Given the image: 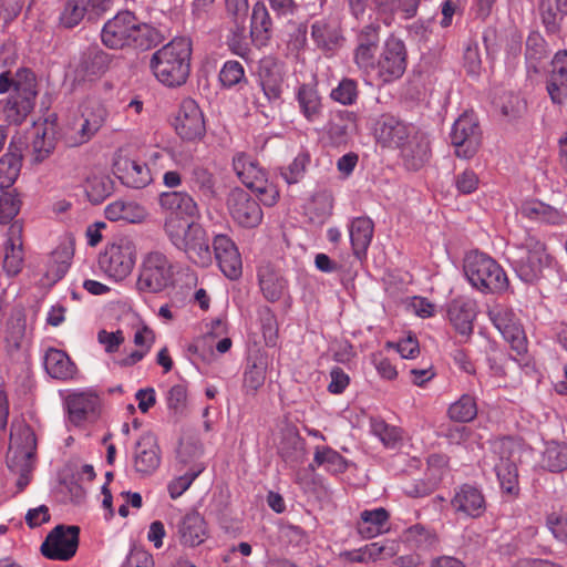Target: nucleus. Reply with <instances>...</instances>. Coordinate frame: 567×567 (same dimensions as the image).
<instances>
[{"mask_svg": "<svg viewBox=\"0 0 567 567\" xmlns=\"http://www.w3.org/2000/svg\"><path fill=\"white\" fill-rule=\"evenodd\" d=\"M79 534L78 526H55L41 545L42 555L53 560H69L76 553Z\"/></svg>", "mask_w": 567, "mask_h": 567, "instance_id": "14", "label": "nucleus"}, {"mask_svg": "<svg viewBox=\"0 0 567 567\" xmlns=\"http://www.w3.org/2000/svg\"><path fill=\"white\" fill-rule=\"evenodd\" d=\"M415 127L400 118L383 114L375 123L374 135L382 146L402 148L414 133Z\"/></svg>", "mask_w": 567, "mask_h": 567, "instance_id": "20", "label": "nucleus"}, {"mask_svg": "<svg viewBox=\"0 0 567 567\" xmlns=\"http://www.w3.org/2000/svg\"><path fill=\"white\" fill-rule=\"evenodd\" d=\"M507 259L517 277L526 284L539 280L544 269L550 262L545 244L526 229L511 233L507 243Z\"/></svg>", "mask_w": 567, "mask_h": 567, "instance_id": "3", "label": "nucleus"}, {"mask_svg": "<svg viewBox=\"0 0 567 567\" xmlns=\"http://www.w3.org/2000/svg\"><path fill=\"white\" fill-rule=\"evenodd\" d=\"M134 471L140 476L152 475L161 464V450L156 436L146 432L140 436L133 447Z\"/></svg>", "mask_w": 567, "mask_h": 567, "instance_id": "21", "label": "nucleus"}, {"mask_svg": "<svg viewBox=\"0 0 567 567\" xmlns=\"http://www.w3.org/2000/svg\"><path fill=\"white\" fill-rule=\"evenodd\" d=\"M452 508L466 517H481L486 509V502L483 493L475 486L464 484L451 499Z\"/></svg>", "mask_w": 567, "mask_h": 567, "instance_id": "26", "label": "nucleus"}, {"mask_svg": "<svg viewBox=\"0 0 567 567\" xmlns=\"http://www.w3.org/2000/svg\"><path fill=\"white\" fill-rule=\"evenodd\" d=\"M389 512L383 508L365 509L360 513L357 532L364 539L374 538L389 530Z\"/></svg>", "mask_w": 567, "mask_h": 567, "instance_id": "32", "label": "nucleus"}, {"mask_svg": "<svg viewBox=\"0 0 567 567\" xmlns=\"http://www.w3.org/2000/svg\"><path fill=\"white\" fill-rule=\"evenodd\" d=\"M272 33L270 14L262 2L255 3L251 14L250 34L252 41L259 45H266Z\"/></svg>", "mask_w": 567, "mask_h": 567, "instance_id": "42", "label": "nucleus"}, {"mask_svg": "<svg viewBox=\"0 0 567 567\" xmlns=\"http://www.w3.org/2000/svg\"><path fill=\"white\" fill-rule=\"evenodd\" d=\"M22 166L21 151L9 145L8 151L0 157V190L10 188L19 177Z\"/></svg>", "mask_w": 567, "mask_h": 567, "instance_id": "41", "label": "nucleus"}, {"mask_svg": "<svg viewBox=\"0 0 567 567\" xmlns=\"http://www.w3.org/2000/svg\"><path fill=\"white\" fill-rule=\"evenodd\" d=\"M449 318L454 328L463 336L473 331V321L476 317V305L472 300L456 299L449 307Z\"/></svg>", "mask_w": 567, "mask_h": 567, "instance_id": "36", "label": "nucleus"}, {"mask_svg": "<svg viewBox=\"0 0 567 567\" xmlns=\"http://www.w3.org/2000/svg\"><path fill=\"white\" fill-rule=\"evenodd\" d=\"M233 166L243 184L255 192L265 205L271 206L277 202L279 193L276 186L268 183L264 171L248 155L237 154L233 159Z\"/></svg>", "mask_w": 567, "mask_h": 567, "instance_id": "11", "label": "nucleus"}, {"mask_svg": "<svg viewBox=\"0 0 567 567\" xmlns=\"http://www.w3.org/2000/svg\"><path fill=\"white\" fill-rule=\"evenodd\" d=\"M10 439L16 447H10L8 456L17 455V460H32L37 450V437L30 425L23 421H13Z\"/></svg>", "mask_w": 567, "mask_h": 567, "instance_id": "30", "label": "nucleus"}, {"mask_svg": "<svg viewBox=\"0 0 567 567\" xmlns=\"http://www.w3.org/2000/svg\"><path fill=\"white\" fill-rule=\"evenodd\" d=\"M202 455L203 447L198 442L190 440L181 442L177 451V461L178 464L182 465L179 471H184V467H188L187 470H190L196 464H204L200 462Z\"/></svg>", "mask_w": 567, "mask_h": 567, "instance_id": "54", "label": "nucleus"}, {"mask_svg": "<svg viewBox=\"0 0 567 567\" xmlns=\"http://www.w3.org/2000/svg\"><path fill=\"white\" fill-rule=\"evenodd\" d=\"M538 11L546 31L555 34L567 16V0H539Z\"/></svg>", "mask_w": 567, "mask_h": 567, "instance_id": "43", "label": "nucleus"}, {"mask_svg": "<svg viewBox=\"0 0 567 567\" xmlns=\"http://www.w3.org/2000/svg\"><path fill=\"white\" fill-rule=\"evenodd\" d=\"M406 58L404 42L394 35L389 37L377 60L373 76L381 83H391L400 79L406 70Z\"/></svg>", "mask_w": 567, "mask_h": 567, "instance_id": "12", "label": "nucleus"}, {"mask_svg": "<svg viewBox=\"0 0 567 567\" xmlns=\"http://www.w3.org/2000/svg\"><path fill=\"white\" fill-rule=\"evenodd\" d=\"M111 7L112 0H64L59 13V24L64 29H73L86 16H101Z\"/></svg>", "mask_w": 567, "mask_h": 567, "instance_id": "18", "label": "nucleus"}, {"mask_svg": "<svg viewBox=\"0 0 567 567\" xmlns=\"http://www.w3.org/2000/svg\"><path fill=\"white\" fill-rule=\"evenodd\" d=\"M174 285V266L161 251L144 256L138 268L136 289L141 293H161Z\"/></svg>", "mask_w": 567, "mask_h": 567, "instance_id": "8", "label": "nucleus"}, {"mask_svg": "<svg viewBox=\"0 0 567 567\" xmlns=\"http://www.w3.org/2000/svg\"><path fill=\"white\" fill-rule=\"evenodd\" d=\"M69 422L82 426L93 422L100 414L101 398L95 390L74 391L65 399Z\"/></svg>", "mask_w": 567, "mask_h": 567, "instance_id": "17", "label": "nucleus"}, {"mask_svg": "<svg viewBox=\"0 0 567 567\" xmlns=\"http://www.w3.org/2000/svg\"><path fill=\"white\" fill-rule=\"evenodd\" d=\"M136 259V248L128 238H121L107 246L100 255L101 270L115 281L125 279L132 271Z\"/></svg>", "mask_w": 567, "mask_h": 567, "instance_id": "10", "label": "nucleus"}, {"mask_svg": "<svg viewBox=\"0 0 567 567\" xmlns=\"http://www.w3.org/2000/svg\"><path fill=\"white\" fill-rule=\"evenodd\" d=\"M22 224L14 221L10 225L4 243L3 269L10 276L18 275L23 266Z\"/></svg>", "mask_w": 567, "mask_h": 567, "instance_id": "27", "label": "nucleus"}, {"mask_svg": "<svg viewBox=\"0 0 567 567\" xmlns=\"http://www.w3.org/2000/svg\"><path fill=\"white\" fill-rule=\"evenodd\" d=\"M518 457L519 445L511 437L495 441L491 453L484 457V464L495 472L502 492L511 498H516L520 491L516 466Z\"/></svg>", "mask_w": 567, "mask_h": 567, "instance_id": "6", "label": "nucleus"}, {"mask_svg": "<svg viewBox=\"0 0 567 567\" xmlns=\"http://www.w3.org/2000/svg\"><path fill=\"white\" fill-rule=\"evenodd\" d=\"M308 163L309 156L307 154H298L288 166L280 168V175L287 184H296L305 176Z\"/></svg>", "mask_w": 567, "mask_h": 567, "instance_id": "58", "label": "nucleus"}, {"mask_svg": "<svg viewBox=\"0 0 567 567\" xmlns=\"http://www.w3.org/2000/svg\"><path fill=\"white\" fill-rule=\"evenodd\" d=\"M164 231L172 245L184 251L194 264L202 267L212 264L209 239L198 223H183L176 217L166 218Z\"/></svg>", "mask_w": 567, "mask_h": 567, "instance_id": "5", "label": "nucleus"}, {"mask_svg": "<svg viewBox=\"0 0 567 567\" xmlns=\"http://www.w3.org/2000/svg\"><path fill=\"white\" fill-rule=\"evenodd\" d=\"M44 368L50 377L59 380L71 379L75 373V365L69 355L58 349H50L45 353Z\"/></svg>", "mask_w": 567, "mask_h": 567, "instance_id": "44", "label": "nucleus"}, {"mask_svg": "<svg viewBox=\"0 0 567 567\" xmlns=\"http://www.w3.org/2000/svg\"><path fill=\"white\" fill-rule=\"evenodd\" d=\"M450 138L458 158H472L482 144V130L477 117L468 112L460 115L452 126Z\"/></svg>", "mask_w": 567, "mask_h": 567, "instance_id": "13", "label": "nucleus"}, {"mask_svg": "<svg viewBox=\"0 0 567 567\" xmlns=\"http://www.w3.org/2000/svg\"><path fill=\"white\" fill-rule=\"evenodd\" d=\"M542 465L549 472L559 473L567 468V444L549 442L543 452Z\"/></svg>", "mask_w": 567, "mask_h": 567, "instance_id": "49", "label": "nucleus"}, {"mask_svg": "<svg viewBox=\"0 0 567 567\" xmlns=\"http://www.w3.org/2000/svg\"><path fill=\"white\" fill-rule=\"evenodd\" d=\"M219 80L225 87H231L245 81V70L238 61H227L219 72Z\"/></svg>", "mask_w": 567, "mask_h": 567, "instance_id": "59", "label": "nucleus"}, {"mask_svg": "<svg viewBox=\"0 0 567 567\" xmlns=\"http://www.w3.org/2000/svg\"><path fill=\"white\" fill-rule=\"evenodd\" d=\"M265 367L262 363L252 362L244 373V388L246 391L256 392L265 383Z\"/></svg>", "mask_w": 567, "mask_h": 567, "instance_id": "62", "label": "nucleus"}, {"mask_svg": "<svg viewBox=\"0 0 567 567\" xmlns=\"http://www.w3.org/2000/svg\"><path fill=\"white\" fill-rule=\"evenodd\" d=\"M488 318L517 354L527 351L524 330L512 309L504 305H494L488 309Z\"/></svg>", "mask_w": 567, "mask_h": 567, "instance_id": "16", "label": "nucleus"}, {"mask_svg": "<svg viewBox=\"0 0 567 567\" xmlns=\"http://www.w3.org/2000/svg\"><path fill=\"white\" fill-rule=\"evenodd\" d=\"M377 49H370L368 47L357 45L353 52V62L357 68L367 76H372L375 71Z\"/></svg>", "mask_w": 567, "mask_h": 567, "instance_id": "57", "label": "nucleus"}, {"mask_svg": "<svg viewBox=\"0 0 567 567\" xmlns=\"http://www.w3.org/2000/svg\"><path fill=\"white\" fill-rule=\"evenodd\" d=\"M107 64V54L97 48H93L83 53L78 71L83 76H96L106 70Z\"/></svg>", "mask_w": 567, "mask_h": 567, "instance_id": "48", "label": "nucleus"}, {"mask_svg": "<svg viewBox=\"0 0 567 567\" xmlns=\"http://www.w3.org/2000/svg\"><path fill=\"white\" fill-rule=\"evenodd\" d=\"M165 32L151 24L142 22L131 11H121L107 20L101 32L105 47L113 50L135 48L148 50L165 40Z\"/></svg>", "mask_w": 567, "mask_h": 567, "instance_id": "1", "label": "nucleus"}, {"mask_svg": "<svg viewBox=\"0 0 567 567\" xmlns=\"http://www.w3.org/2000/svg\"><path fill=\"white\" fill-rule=\"evenodd\" d=\"M205 470L204 464H196L193 468L186 470L181 476L168 484V493L173 499L179 497L189 488L195 478Z\"/></svg>", "mask_w": 567, "mask_h": 567, "instance_id": "56", "label": "nucleus"}, {"mask_svg": "<svg viewBox=\"0 0 567 567\" xmlns=\"http://www.w3.org/2000/svg\"><path fill=\"white\" fill-rule=\"evenodd\" d=\"M259 286L264 297L270 301H278L286 291L285 279L270 267H262L258 271Z\"/></svg>", "mask_w": 567, "mask_h": 567, "instance_id": "45", "label": "nucleus"}, {"mask_svg": "<svg viewBox=\"0 0 567 567\" xmlns=\"http://www.w3.org/2000/svg\"><path fill=\"white\" fill-rule=\"evenodd\" d=\"M358 97V82L350 78H343L330 92V99L344 106L353 105Z\"/></svg>", "mask_w": 567, "mask_h": 567, "instance_id": "53", "label": "nucleus"}, {"mask_svg": "<svg viewBox=\"0 0 567 567\" xmlns=\"http://www.w3.org/2000/svg\"><path fill=\"white\" fill-rule=\"evenodd\" d=\"M369 563L379 559L392 558L399 551V543L395 540H386L384 543H371L364 546Z\"/></svg>", "mask_w": 567, "mask_h": 567, "instance_id": "60", "label": "nucleus"}, {"mask_svg": "<svg viewBox=\"0 0 567 567\" xmlns=\"http://www.w3.org/2000/svg\"><path fill=\"white\" fill-rule=\"evenodd\" d=\"M311 39L324 54H333L344 42L341 29L327 19L316 20L311 24Z\"/></svg>", "mask_w": 567, "mask_h": 567, "instance_id": "28", "label": "nucleus"}, {"mask_svg": "<svg viewBox=\"0 0 567 567\" xmlns=\"http://www.w3.org/2000/svg\"><path fill=\"white\" fill-rule=\"evenodd\" d=\"M305 440L299 435L298 431L295 427L288 426L281 432L278 453L288 465L296 466L305 460Z\"/></svg>", "mask_w": 567, "mask_h": 567, "instance_id": "34", "label": "nucleus"}, {"mask_svg": "<svg viewBox=\"0 0 567 567\" xmlns=\"http://www.w3.org/2000/svg\"><path fill=\"white\" fill-rule=\"evenodd\" d=\"M114 173L122 184L132 188H144L152 182L148 166L141 161L120 156L114 163Z\"/></svg>", "mask_w": 567, "mask_h": 567, "instance_id": "25", "label": "nucleus"}, {"mask_svg": "<svg viewBox=\"0 0 567 567\" xmlns=\"http://www.w3.org/2000/svg\"><path fill=\"white\" fill-rule=\"evenodd\" d=\"M9 468L19 475L17 487L22 491L30 482V474L32 472V460H17V455L8 456L7 460Z\"/></svg>", "mask_w": 567, "mask_h": 567, "instance_id": "61", "label": "nucleus"}, {"mask_svg": "<svg viewBox=\"0 0 567 567\" xmlns=\"http://www.w3.org/2000/svg\"><path fill=\"white\" fill-rule=\"evenodd\" d=\"M258 83L262 91L261 97H256L254 104L261 112L269 105H279L284 92L285 71L282 63L271 56L260 60Z\"/></svg>", "mask_w": 567, "mask_h": 567, "instance_id": "9", "label": "nucleus"}, {"mask_svg": "<svg viewBox=\"0 0 567 567\" xmlns=\"http://www.w3.org/2000/svg\"><path fill=\"white\" fill-rule=\"evenodd\" d=\"M159 206L169 213L166 218L176 217L183 223L186 219H198L200 210L194 197L184 190L163 192L159 195Z\"/></svg>", "mask_w": 567, "mask_h": 567, "instance_id": "23", "label": "nucleus"}, {"mask_svg": "<svg viewBox=\"0 0 567 567\" xmlns=\"http://www.w3.org/2000/svg\"><path fill=\"white\" fill-rule=\"evenodd\" d=\"M34 73L27 68L16 72L10 70L0 73V94H9L0 102V110L6 122L21 124L34 107L38 94Z\"/></svg>", "mask_w": 567, "mask_h": 567, "instance_id": "2", "label": "nucleus"}, {"mask_svg": "<svg viewBox=\"0 0 567 567\" xmlns=\"http://www.w3.org/2000/svg\"><path fill=\"white\" fill-rule=\"evenodd\" d=\"M227 206L233 219L243 227L254 228L262 220V210L258 202L241 188H235L229 193Z\"/></svg>", "mask_w": 567, "mask_h": 567, "instance_id": "19", "label": "nucleus"}, {"mask_svg": "<svg viewBox=\"0 0 567 567\" xmlns=\"http://www.w3.org/2000/svg\"><path fill=\"white\" fill-rule=\"evenodd\" d=\"M177 536L184 546L196 547L207 537L204 518L196 512L187 513L177 524Z\"/></svg>", "mask_w": 567, "mask_h": 567, "instance_id": "31", "label": "nucleus"}, {"mask_svg": "<svg viewBox=\"0 0 567 567\" xmlns=\"http://www.w3.org/2000/svg\"><path fill=\"white\" fill-rule=\"evenodd\" d=\"M477 415L476 399L470 394H463L457 401L453 402L447 409V416L451 421L457 423H467Z\"/></svg>", "mask_w": 567, "mask_h": 567, "instance_id": "50", "label": "nucleus"}, {"mask_svg": "<svg viewBox=\"0 0 567 567\" xmlns=\"http://www.w3.org/2000/svg\"><path fill=\"white\" fill-rule=\"evenodd\" d=\"M84 188L89 200L97 205L113 193L114 182L107 175L94 174L87 177Z\"/></svg>", "mask_w": 567, "mask_h": 567, "instance_id": "47", "label": "nucleus"}, {"mask_svg": "<svg viewBox=\"0 0 567 567\" xmlns=\"http://www.w3.org/2000/svg\"><path fill=\"white\" fill-rule=\"evenodd\" d=\"M355 114L353 112L341 110L332 114L327 134L334 145L346 144L355 130Z\"/></svg>", "mask_w": 567, "mask_h": 567, "instance_id": "37", "label": "nucleus"}, {"mask_svg": "<svg viewBox=\"0 0 567 567\" xmlns=\"http://www.w3.org/2000/svg\"><path fill=\"white\" fill-rule=\"evenodd\" d=\"M167 405L175 414H183L187 405V389L183 384H175L167 395Z\"/></svg>", "mask_w": 567, "mask_h": 567, "instance_id": "64", "label": "nucleus"}, {"mask_svg": "<svg viewBox=\"0 0 567 567\" xmlns=\"http://www.w3.org/2000/svg\"><path fill=\"white\" fill-rule=\"evenodd\" d=\"M107 111L104 106L95 104L86 110L82 117L69 125L63 134L64 142L70 147L87 143L104 125Z\"/></svg>", "mask_w": 567, "mask_h": 567, "instance_id": "15", "label": "nucleus"}, {"mask_svg": "<svg viewBox=\"0 0 567 567\" xmlns=\"http://www.w3.org/2000/svg\"><path fill=\"white\" fill-rule=\"evenodd\" d=\"M190 58V40L175 38L152 55L150 65L156 79L164 85L179 86L189 75Z\"/></svg>", "mask_w": 567, "mask_h": 567, "instance_id": "4", "label": "nucleus"}, {"mask_svg": "<svg viewBox=\"0 0 567 567\" xmlns=\"http://www.w3.org/2000/svg\"><path fill=\"white\" fill-rule=\"evenodd\" d=\"M213 248L221 272L230 280L238 279L243 272V262L235 243L226 235H217Z\"/></svg>", "mask_w": 567, "mask_h": 567, "instance_id": "24", "label": "nucleus"}, {"mask_svg": "<svg viewBox=\"0 0 567 567\" xmlns=\"http://www.w3.org/2000/svg\"><path fill=\"white\" fill-rule=\"evenodd\" d=\"M105 217L111 221L142 223L148 216L146 208L135 202L117 199L105 207Z\"/></svg>", "mask_w": 567, "mask_h": 567, "instance_id": "38", "label": "nucleus"}, {"mask_svg": "<svg viewBox=\"0 0 567 567\" xmlns=\"http://www.w3.org/2000/svg\"><path fill=\"white\" fill-rule=\"evenodd\" d=\"M176 133L187 141L200 138L205 133L203 113L197 103L187 99L181 104L174 122Z\"/></svg>", "mask_w": 567, "mask_h": 567, "instance_id": "22", "label": "nucleus"}, {"mask_svg": "<svg viewBox=\"0 0 567 567\" xmlns=\"http://www.w3.org/2000/svg\"><path fill=\"white\" fill-rule=\"evenodd\" d=\"M320 466L332 474H339L346 472L348 464L340 453L329 446H323L316 449L313 461L309 465L312 471Z\"/></svg>", "mask_w": 567, "mask_h": 567, "instance_id": "46", "label": "nucleus"}, {"mask_svg": "<svg viewBox=\"0 0 567 567\" xmlns=\"http://www.w3.org/2000/svg\"><path fill=\"white\" fill-rule=\"evenodd\" d=\"M401 153L408 168L419 169L430 158L431 152L429 138L415 130L412 136L406 141L405 145L401 148Z\"/></svg>", "mask_w": 567, "mask_h": 567, "instance_id": "35", "label": "nucleus"}, {"mask_svg": "<svg viewBox=\"0 0 567 567\" xmlns=\"http://www.w3.org/2000/svg\"><path fill=\"white\" fill-rule=\"evenodd\" d=\"M122 567H155L153 555L143 547L134 546L127 554Z\"/></svg>", "mask_w": 567, "mask_h": 567, "instance_id": "63", "label": "nucleus"}, {"mask_svg": "<svg viewBox=\"0 0 567 567\" xmlns=\"http://www.w3.org/2000/svg\"><path fill=\"white\" fill-rule=\"evenodd\" d=\"M554 103L560 104L567 99V51L557 52L551 60L546 85Z\"/></svg>", "mask_w": 567, "mask_h": 567, "instance_id": "29", "label": "nucleus"}, {"mask_svg": "<svg viewBox=\"0 0 567 567\" xmlns=\"http://www.w3.org/2000/svg\"><path fill=\"white\" fill-rule=\"evenodd\" d=\"M403 542L411 549L426 551L436 544V537L424 527L414 525L404 532Z\"/></svg>", "mask_w": 567, "mask_h": 567, "instance_id": "51", "label": "nucleus"}, {"mask_svg": "<svg viewBox=\"0 0 567 567\" xmlns=\"http://www.w3.org/2000/svg\"><path fill=\"white\" fill-rule=\"evenodd\" d=\"M348 228L353 255L361 260L373 238L374 224L369 217L360 216L353 218Z\"/></svg>", "mask_w": 567, "mask_h": 567, "instance_id": "33", "label": "nucleus"}, {"mask_svg": "<svg viewBox=\"0 0 567 567\" xmlns=\"http://www.w3.org/2000/svg\"><path fill=\"white\" fill-rule=\"evenodd\" d=\"M520 214L535 221L549 225H563L566 216L560 210L539 200H527L519 208Z\"/></svg>", "mask_w": 567, "mask_h": 567, "instance_id": "40", "label": "nucleus"}, {"mask_svg": "<svg viewBox=\"0 0 567 567\" xmlns=\"http://www.w3.org/2000/svg\"><path fill=\"white\" fill-rule=\"evenodd\" d=\"M300 113L308 122H316L322 116V100L317 89L310 84H301L296 92Z\"/></svg>", "mask_w": 567, "mask_h": 567, "instance_id": "39", "label": "nucleus"}, {"mask_svg": "<svg viewBox=\"0 0 567 567\" xmlns=\"http://www.w3.org/2000/svg\"><path fill=\"white\" fill-rule=\"evenodd\" d=\"M190 187L197 189L203 196L212 198L216 195L215 177L203 166H194L189 177Z\"/></svg>", "mask_w": 567, "mask_h": 567, "instance_id": "52", "label": "nucleus"}, {"mask_svg": "<svg viewBox=\"0 0 567 567\" xmlns=\"http://www.w3.org/2000/svg\"><path fill=\"white\" fill-rule=\"evenodd\" d=\"M22 199L16 189L3 192L0 195V223H10L20 213Z\"/></svg>", "mask_w": 567, "mask_h": 567, "instance_id": "55", "label": "nucleus"}, {"mask_svg": "<svg viewBox=\"0 0 567 567\" xmlns=\"http://www.w3.org/2000/svg\"><path fill=\"white\" fill-rule=\"evenodd\" d=\"M464 274L470 284L482 292H504L509 281L504 269L489 256L471 251L464 260Z\"/></svg>", "mask_w": 567, "mask_h": 567, "instance_id": "7", "label": "nucleus"}]
</instances>
